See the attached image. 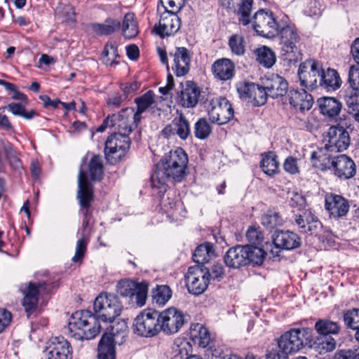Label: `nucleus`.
<instances>
[{
  "label": "nucleus",
  "mask_w": 359,
  "mask_h": 359,
  "mask_svg": "<svg viewBox=\"0 0 359 359\" xmlns=\"http://www.w3.org/2000/svg\"><path fill=\"white\" fill-rule=\"evenodd\" d=\"M93 309L95 315L86 310L72 313L67 327L71 337L78 340L94 339L100 332L99 320L113 322L121 314L122 306L115 295L102 293L95 299Z\"/></svg>",
  "instance_id": "1"
},
{
  "label": "nucleus",
  "mask_w": 359,
  "mask_h": 359,
  "mask_svg": "<svg viewBox=\"0 0 359 359\" xmlns=\"http://www.w3.org/2000/svg\"><path fill=\"white\" fill-rule=\"evenodd\" d=\"M188 156L180 147L171 150L169 154L156 165L154 172L151 175V185L161 196L168 188V182H180L186 175Z\"/></svg>",
  "instance_id": "2"
},
{
  "label": "nucleus",
  "mask_w": 359,
  "mask_h": 359,
  "mask_svg": "<svg viewBox=\"0 0 359 359\" xmlns=\"http://www.w3.org/2000/svg\"><path fill=\"white\" fill-rule=\"evenodd\" d=\"M58 286V280L50 278L46 273H37L36 280L22 285L21 287V291L24 295L22 305L27 316L35 311L40 296L51 293Z\"/></svg>",
  "instance_id": "3"
},
{
  "label": "nucleus",
  "mask_w": 359,
  "mask_h": 359,
  "mask_svg": "<svg viewBox=\"0 0 359 359\" xmlns=\"http://www.w3.org/2000/svg\"><path fill=\"white\" fill-rule=\"evenodd\" d=\"M280 45L282 56L290 63L302 60L300 46L302 36L294 24H287L280 28Z\"/></svg>",
  "instance_id": "4"
},
{
  "label": "nucleus",
  "mask_w": 359,
  "mask_h": 359,
  "mask_svg": "<svg viewBox=\"0 0 359 359\" xmlns=\"http://www.w3.org/2000/svg\"><path fill=\"white\" fill-rule=\"evenodd\" d=\"M140 121L139 115L135 114L134 109L128 107L118 114L108 116L97 128V131L102 133L107 128H114L118 133L128 135Z\"/></svg>",
  "instance_id": "5"
},
{
  "label": "nucleus",
  "mask_w": 359,
  "mask_h": 359,
  "mask_svg": "<svg viewBox=\"0 0 359 359\" xmlns=\"http://www.w3.org/2000/svg\"><path fill=\"white\" fill-rule=\"evenodd\" d=\"M78 187L77 198L81 205L80 212L83 215L81 233L88 235L93 215L90 203L93 201L94 196L92 184L88 181L86 174L82 170L79 172Z\"/></svg>",
  "instance_id": "6"
},
{
  "label": "nucleus",
  "mask_w": 359,
  "mask_h": 359,
  "mask_svg": "<svg viewBox=\"0 0 359 359\" xmlns=\"http://www.w3.org/2000/svg\"><path fill=\"white\" fill-rule=\"evenodd\" d=\"M251 23L258 35L268 39L278 36L280 28L273 13L268 9L260 8L256 11Z\"/></svg>",
  "instance_id": "7"
},
{
  "label": "nucleus",
  "mask_w": 359,
  "mask_h": 359,
  "mask_svg": "<svg viewBox=\"0 0 359 359\" xmlns=\"http://www.w3.org/2000/svg\"><path fill=\"white\" fill-rule=\"evenodd\" d=\"M205 108L211 122L219 125L228 123L234 116L232 105L225 97H215L207 99Z\"/></svg>",
  "instance_id": "8"
},
{
  "label": "nucleus",
  "mask_w": 359,
  "mask_h": 359,
  "mask_svg": "<svg viewBox=\"0 0 359 359\" xmlns=\"http://www.w3.org/2000/svg\"><path fill=\"white\" fill-rule=\"evenodd\" d=\"M134 332L141 337H151L161 332L158 311L145 309L135 318L133 323Z\"/></svg>",
  "instance_id": "9"
},
{
  "label": "nucleus",
  "mask_w": 359,
  "mask_h": 359,
  "mask_svg": "<svg viewBox=\"0 0 359 359\" xmlns=\"http://www.w3.org/2000/svg\"><path fill=\"white\" fill-rule=\"evenodd\" d=\"M130 144L128 135L120 133H114L105 142L104 154L107 161L111 164L116 163L126 151Z\"/></svg>",
  "instance_id": "10"
},
{
  "label": "nucleus",
  "mask_w": 359,
  "mask_h": 359,
  "mask_svg": "<svg viewBox=\"0 0 359 359\" xmlns=\"http://www.w3.org/2000/svg\"><path fill=\"white\" fill-rule=\"evenodd\" d=\"M309 333L307 328L291 329L283 334L278 340L279 348L288 353H297L304 347V340Z\"/></svg>",
  "instance_id": "11"
},
{
  "label": "nucleus",
  "mask_w": 359,
  "mask_h": 359,
  "mask_svg": "<svg viewBox=\"0 0 359 359\" xmlns=\"http://www.w3.org/2000/svg\"><path fill=\"white\" fill-rule=\"evenodd\" d=\"M322 69L321 65L313 60L302 62L298 70L301 86L309 90L316 89L320 86Z\"/></svg>",
  "instance_id": "12"
},
{
  "label": "nucleus",
  "mask_w": 359,
  "mask_h": 359,
  "mask_svg": "<svg viewBox=\"0 0 359 359\" xmlns=\"http://www.w3.org/2000/svg\"><path fill=\"white\" fill-rule=\"evenodd\" d=\"M118 292L123 297L135 301L139 307L143 306L147 298L148 283L145 281L138 283L130 280H121L118 284Z\"/></svg>",
  "instance_id": "13"
},
{
  "label": "nucleus",
  "mask_w": 359,
  "mask_h": 359,
  "mask_svg": "<svg viewBox=\"0 0 359 359\" xmlns=\"http://www.w3.org/2000/svg\"><path fill=\"white\" fill-rule=\"evenodd\" d=\"M207 274H208V269L199 265L189 267L185 275V281L190 293L199 295L205 292L210 283Z\"/></svg>",
  "instance_id": "14"
},
{
  "label": "nucleus",
  "mask_w": 359,
  "mask_h": 359,
  "mask_svg": "<svg viewBox=\"0 0 359 359\" xmlns=\"http://www.w3.org/2000/svg\"><path fill=\"white\" fill-rule=\"evenodd\" d=\"M158 316L161 331L166 334L178 332L187 322L184 313L174 307L158 312Z\"/></svg>",
  "instance_id": "15"
},
{
  "label": "nucleus",
  "mask_w": 359,
  "mask_h": 359,
  "mask_svg": "<svg viewBox=\"0 0 359 359\" xmlns=\"http://www.w3.org/2000/svg\"><path fill=\"white\" fill-rule=\"evenodd\" d=\"M45 355L47 359H72L73 350L65 337H54L47 341Z\"/></svg>",
  "instance_id": "16"
},
{
  "label": "nucleus",
  "mask_w": 359,
  "mask_h": 359,
  "mask_svg": "<svg viewBox=\"0 0 359 359\" xmlns=\"http://www.w3.org/2000/svg\"><path fill=\"white\" fill-rule=\"evenodd\" d=\"M176 11L165 10L161 15L159 22L154 27V32L161 38L176 34L180 28V20Z\"/></svg>",
  "instance_id": "17"
},
{
  "label": "nucleus",
  "mask_w": 359,
  "mask_h": 359,
  "mask_svg": "<svg viewBox=\"0 0 359 359\" xmlns=\"http://www.w3.org/2000/svg\"><path fill=\"white\" fill-rule=\"evenodd\" d=\"M328 143L326 146L332 151L341 152L348 149L351 138L348 130L340 124L330 126L327 130Z\"/></svg>",
  "instance_id": "18"
},
{
  "label": "nucleus",
  "mask_w": 359,
  "mask_h": 359,
  "mask_svg": "<svg viewBox=\"0 0 359 359\" xmlns=\"http://www.w3.org/2000/svg\"><path fill=\"white\" fill-rule=\"evenodd\" d=\"M294 221L299 231L303 233H317L322 227L320 220L310 210H304L300 213L294 214Z\"/></svg>",
  "instance_id": "19"
},
{
  "label": "nucleus",
  "mask_w": 359,
  "mask_h": 359,
  "mask_svg": "<svg viewBox=\"0 0 359 359\" xmlns=\"http://www.w3.org/2000/svg\"><path fill=\"white\" fill-rule=\"evenodd\" d=\"M325 208L330 216L334 218L342 217L349 210V203L340 195L330 193L325 196Z\"/></svg>",
  "instance_id": "20"
},
{
  "label": "nucleus",
  "mask_w": 359,
  "mask_h": 359,
  "mask_svg": "<svg viewBox=\"0 0 359 359\" xmlns=\"http://www.w3.org/2000/svg\"><path fill=\"white\" fill-rule=\"evenodd\" d=\"M170 55L173 58L172 69L175 75L178 77L186 75L190 69L191 55L189 50L184 47H177Z\"/></svg>",
  "instance_id": "21"
},
{
  "label": "nucleus",
  "mask_w": 359,
  "mask_h": 359,
  "mask_svg": "<svg viewBox=\"0 0 359 359\" xmlns=\"http://www.w3.org/2000/svg\"><path fill=\"white\" fill-rule=\"evenodd\" d=\"M331 163L334 168V175L341 179H349L355 174L354 161L345 154L334 157Z\"/></svg>",
  "instance_id": "22"
},
{
  "label": "nucleus",
  "mask_w": 359,
  "mask_h": 359,
  "mask_svg": "<svg viewBox=\"0 0 359 359\" xmlns=\"http://www.w3.org/2000/svg\"><path fill=\"white\" fill-rule=\"evenodd\" d=\"M107 332H105L98 344V359H115L116 351L114 344V337L116 331H114V327L111 325L110 330L107 328Z\"/></svg>",
  "instance_id": "23"
},
{
  "label": "nucleus",
  "mask_w": 359,
  "mask_h": 359,
  "mask_svg": "<svg viewBox=\"0 0 359 359\" xmlns=\"http://www.w3.org/2000/svg\"><path fill=\"white\" fill-rule=\"evenodd\" d=\"M269 97L273 99L285 95L288 89L286 80L278 74H271L263 81Z\"/></svg>",
  "instance_id": "24"
},
{
  "label": "nucleus",
  "mask_w": 359,
  "mask_h": 359,
  "mask_svg": "<svg viewBox=\"0 0 359 359\" xmlns=\"http://www.w3.org/2000/svg\"><path fill=\"white\" fill-rule=\"evenodd\" d=\"M273 243L278 248L291 250L300 247L302 240L292 231H279L273 236Z\"/></svg>",
  "instance_id": "25"
},
{
  "label": "nucleus",
  "mask_w": 359,
  "mask_h": 359,
  "mask_svg": "<svg viewBox=\"0 0 359 359\" xmlns=\"http://www.w3.org/2000/svg\"><path fill=\"white\" fill-rule=\"evenodd\" d=\"M211 72L215 79L226 81L232 79L234 76L235 65L230 59H218L212 63Z\"/></svg>",
  "instance_id": "26"
},
{
  "label": "nucleus",
  "mask_w": 359,
  "mask_h": 359,
  "mask_svg": "<svg viewBox=\"0 0 359 359\" xmlns=\"http://www.w3.org/2000/svg\"><path fill=\"white\" fill-rule=\"evenodd\" d=\"M287 97L290 104L302 112L309 110L313 106V97L305 90H290Z\"/></svg>",
  "instance_id": "27"
},
{
  "label": "nucleus",
  "mask_w": 359,
  "mask_h": 359,
  "mask_svg": "<svg viewBox=\"0 0 359 359\" xmlns=\"http://www.w3.org/2000/svg\"><path fill=\"white\" fill-rule=\"evenodd\" d=\"M246 255L244 245H238L228 250L224 257V261L227 266L237 269L248 264Z\"/></svg>",
  "instance_id": "28"
},
{
  "label": "nucleus",
  "mask_w": 359,
  "mask_h": 359,
  "mask_svg": "<svg viewBox=\"0 0 359 359\" xmlns=\"http://www.w3.org/2000/svg\"><path fill=\"white\" fill-rule=\"evenodd\" d=\"M200 95L199 88L194 82L188 81L180 94V103L184 107L193 108L198 102Z\"/></svg>",
  "instance_id": "29"
},
{
  "label": "nucleus",
  "mask_w": 359,
  "mask_h": 359,
  "mask_svg": "<svg viewBox=\"0 0 359 359\" xmlns=\"http://www.w3.org/2000/svg\"><path fill=\"white\" fill-rule=\"evenodd\" d=\"M320 113L330 121H337V117L341 111V104L337 99L331 97L318 100Z\"/></svg>",
  "instance_id": "30"
},
{
  "label": "nucleus",
  "mask_w": 359,
  "mask_h": 359,
  "mask_svg": "<svg viewBox=\"0 0 359 359\" xmlns=\"http://www.w3.org/2000/svg\"><path fill=\"white\" fill-rule=\"evenodd\" d=\"M90 30L98 36H107L121 29V21L111 18H107L103 23H91Z\"/></svg>",
  "instance_id": "31"
},
{
  "label": "nucleus",
  "mask_w": 359,
  "mask_h": 359,
  "mask_svg": "<svg viewBox=\"0 0 359 359\" xmlns=\"http://www.w3.org/2000/svg\"><path fill=\"white\" fill-rule=\"evenodd\" d=\"M253 4L254 0H241L236 4L235 8L230 10L237 16L239 24L246 26L251 23Z\"/></svg>",
  "instance_id": "32"
},
{
  "label": "nucleus",
  "mask_w": 359,
  "mask_h": 359,
  "mask_svg": "<svg viewBox=\"0 0 359 359\" xmlns=\"http://www.w3.org/2000/svg\"><path fill=\"white\" fill-rule=\"evenodd\" d=\"M189 335L194 344L203 348L207 347L211 341L208 330L201 323H196L191 326Z\"/></svg>",
  "instance_id": "33"
},
{
  "label": "nucleus",
  "mask_w": 359,
  "mask_h": 359,
  "mask_svg": "<svg viewBox=\"0 0 359 359\" xmlns=\"http://www.w3.org/2000/svg\"><path fill=\"white\" fill-rule=\"evenodd\" d=\"M121 29L126 39H131L137 36L139 33L138 23L133 13H127L124 15Z\"/></svg>",
  "instance_id": "34"
},
{
  "label": "nucleus",
  "mask_w": 359,
  "mask_h": 359,
  "mask_svg": "<svg viewBox=\"0 0 359 359\" xmlns=\"http://www.w3.org/2000/svg\"><path fill=\"white\" fill-rule=\"evenodd\" d=\"M163 209L168 217H172L176 219H178L179 216H184L185 210L183 203L175 196H168L163 203Z\"/></svg>",
  "instance_id": "35"
},
{
  "label": "nucleus",
  "mask_w": 359,
  "mask_h": 359,
  "mask_svg": "<svg viewBox=\"0 0 359 359\" xmlns=\"http://www.w3.org/2000/svg\"><path fill=\"white\" fill-rule=\"evenodd\" d=\"M321 76L320 86L328 90H334L340 87L341 81L336 70L328 68L325 72L322 69Z\"/></svg>",
  "instance_id": "36"
},
{
  "label": "nucleus",
  "mask_w": 359,
  "mask_h": 359,
  "mask_svg": "<svg viewBox=\"0 0 359 359\" xmlns=\"http://www.w3.org/2000/svg\"><path fill=\"white\" fill-rule=\"evenodd\" d=\"M215 256L212 244L205 243L196 248L193 254V260L198 264H203L208 262Z\"/></svg>",
  "instance_id": "37"
},
{
  "label": "nucleus",
  "mask_w": 359,
  "mask_h": 359,
  "mask_svg": "<svg viewBox=\"0 0 359 359\" xmlns=\"http://www.w3.org/2000/svg\"><path fill=\"white\" fill-rule=\"evenodd\" d=\"M330 149L325 145L323 148H318L313 151L311 156L312 165L320 170H325L330 163Z\"/></svg>",
  "instance_id": "38"
},
{
  "label": "nucleus",
  "mask_w": 359,
  "mask_h": 359,
  "mask_svg": "<svg viewBox=\"0 0 359 359\" xmlns=\"http://www.w3.org/2000/svg\"><path fill=\"white\" fill-rule=\"evenodd\" d=\"M315 329L320 335L330 336L338 334L341 327L337 322L329 319H320L315 323Z\"/></svg>",
  "instance_id": "39"
},
{
  "label": "nucleus",
  "mask_w": 359,
  "mask_h": 359,
  "mask_svg": "<svg viewBox=\"0 0 359 359\" xmlns=\"http://www.w3.org/2000/svg\"><path fill=\"white\" fill-rule=\"evenodd\" d=\"M254 53L257 61L265 67L270 68L276 62V55L273 51L264 46L255 50Z\"/></svg>",
  "instance_id": "40"
},
{
  "label": "nucleus",
  "mask_w": 359,
  "mask_h": 359,
  "mask_svg": "<svg viewBox=\"0 0 359 359\" xmlns=\"http://www.w3.org/2000/svg\"><path fill=\"white\" fill-rule=\"evenodd\" d=\"M260 167L263 172L269 176L276 174L278 170L276 155L271 151L262 154Z\"/></svg>",
  "instance_id": "41"
},
{
  "label": "nucleus",
  "mask_w": 359,
  "mask_h": 359,
  "mask_svg": "<svg viewBox=\"0 0 359 359\" xmlns=\"http://www.w3.org/2000/svg\"><path fill=\"white\" fill-rule=\"evenodd\" d=\"M244 248L247 254L245 257L248 259V264L260 265L263 263L266 252L262 248L253 245H244Z\"/></svg>",
  "instance_id": "42"
},
{
  "label": "nucleus",
  "mask_w": 359,
  "mask_h": 359,
  "mask_svg": "<svg viewBox=\"0 0 359 359\" xmlns=\"http://www.w3.org/2000/svg\"><path fill=\"white\" fill-rule=\"evenodd\" d=\"M154 93L152 90H149L135 98V102L137 104V109L135 113L139 115L140 119H141V114L154 103Z\"/></svg>",
  "instance_id": "43"
},
{
  "label": "nucleus",
  "mask_w": 359,
  "mask_h": 359,
  "mask_svg": "<svg viewBox=\"0 0 359 359\" xmlns=\"http://www.w3.org/2000/svg\"><path fill=\"white\" fill-rule=\"evenodd\" d=\"M228 45L233 55L241 56L245 54V41L242 35L238 34L231 35L229 39Z\"/></svg>",
  "instance_id": "44"
},
{
  "label": "nucleus",
  "mask_w": 359,
  "mask_h": 359,
  "mask_svg": "<svg viewBox=\"0 0 359 359\" xmlns=\"http://www.w3.org/2000/svg\"><path fill=\"white\" fill-rule=\"evenodd\" d=\"M172 126L175 133L182 140H186L190 135V127L189 121L181 114L172 121Z\"/></svg>",
  "instance_id": "45"
},
{
  "label": "nucleus",
  "mask_w": 359,
  "mask_h": 359,
  "mask_svg": "<svg viewBox=\"0 0 359 359\" xmlns=\"http://www.w3.org/2000/svg\"><path fill=\"white\" fill-rule=\"evenodd\" d=\"M118 56V47L116 44L111 41L107 42L102 57V62L106 65L110 66L117 65L118 62L116 59Z\"/></svg>",
  "instance_id": "46"
},
{
  "label": "nucleus",
  "mask_w": 359,
  "mask_h": 359,
  "mask_svg": "<svg viewBox=\"0 0 359 359\" xmlns=\"http://www.w3.org/2000/svg\"><path fill=\"white\" fill-rule=\"evenodd\" d=\"M336 347V341L331 336L320 335L314 342V348L320 353L332 351Z\"/></svg>",
  "instance_id": "47"
},
{
  "label": "nucleus",
  "mask_w": 359,
  "mask_h": 359,
  "mask_svg": "<svg viewBox=\"0 0 359 359\" xmlns=\"http://www.w3.org/2000/svg\"><path fill=\"white\" fill-rule=\"evenodd\" d=\"M212 133V127L205 118H199L194 124V136L199 140L208 138Z\"/></svg>",
  "instance_id": "48"
},
{
  "label": "nucleus",
  "mask_w": 359,
  "mask_h": 359,
  "mask_svg": "<svg viewBox=\"0 0 359 359\" xmlns=\"http://www.w3.org/2000/svg\"><path fill=\"white\" fill-rule=\"evenodd\" d=\"M89 175L93 180H100L103 175V166L100 156L95 155L88 163Z\"/></svg>",
  "instance_id": "49"
},
{
  "label": "nucleus",
  "mask_w": 359,
  "mask_h": 359,
  "mask_svg": "<svg viewBox=\"0 0 359 359\" xmlns=\"http://www.w3.org/2000/svg\"><path fill=\"white\" fill-rule=\"evenodd\" d=\"M262 224L267 229H272L283 225V219L276 212L269 211L262 215Z\"/></svg>",
  "instance_id": "50"
},
{
  "label": "nucleus",
  "mask_w": 359,
  "mask_h": 359,
  "mask_svg": "<svg viewBox=\"0 0 359 359\" xmlns=\"http://www.w3.org/2000/svg\"><path fill=\"white\" fill-rule=\"evenodd\" d=\"M6 108L13 114L22 116L27 120H30L37 115L36 112L34 110L26 111L25 107L19 103H11L6 107H0V110H4Z\"/></svg>",
  "instance_id": "51"
},
{
  "label": "nucleus",
  "mask_w": 359,
  "mask_h": 359,
  "mask_svg": "<svg viewBox=\"0 0 359 359\" xmlns=\"http://www.w3.org/2000/svg\"><path fill=\"white\" fill-rule=\"evenodd\" d=\"M343 320L348 328L356 331L359 328V309H351L345 311L343 313Z\"/></svg>",
  "instance_id": "52"
},
{
  "label": "nucleus",
  "mask_w": 359,
  "mask_h": 359,
  "mask_svg": "<svg viewBox=\"0 0 359 359\" xmlns=\"http://www.w3.org/2000/svg\"><path fill=\"white\" fill-rule=\"evenodd\" d=\"M172 297V290L168 285H158L155 294H154V299L156 304L163 306Z\"/></svg>",
  "instance_id": "53"
},
{
  "label": "nucleus",
  "mask_w": 359,
  "mask_h": 359,
  "mask_svg": "<svg viewBox=\"0 0 359 359\" xmlns=\"http://www.w3.org/2000/svg\"><path fill=\"white\" fill-rule=\"evenodd\" d=\"M88 235L84 233H81V238L76 242V252L72 257V260L73 262H79L83 258L88 242Z\"/></svg>",
  "instance_id": "54"
},
{
  "label": "nucleus",
  "mask_w": 359,
  "mask_h": 359,
  "mask_svg": "<svg viewBox=\"0 0 359 359\" xmlns=\"http://www.w3.org/2000/svg\"><path fill=\"white\" fill-rule=\"evenodd\" d=\"M267 97L269 96L264 86H260L257 85L252 95V98L250 99L249 102L255 106H262L266 103Z\"/></svg>",
  "instance_id": "55"
},
{
  "label": "nucleus",
  "mask_w": 359,
  "mask_h": 359,
  "mask_svg": "<svg viewBox=\"0 0 359 359\" xmlns=\"http://www.w3.org/2000/svg\"><path fill=\"white\" fill-rule=\"evenodd\" d=\"M257 84L254 83H240L237 86V90L240 97L249 102Z\"/></svg>",
  "instance_id": "56"
},
{
  "label": "nucleus",
  "mask_w": 359,
  "mask_h": 359,
  "mask_svg": "<svg viewBox=\"0 0 359 359\" xmlns=\"http://www.w3.org/2000/svg\"><path fill=\"white\" fill-rule=\"evenodd\" d=\"M248 241L252 245H259L264 240V234L259 227L250 226L246 232Z\"/></svg>",
  "instance_id": "57"
},
{
  "label": "nucleus",
  "mask_w": 359,
  "mask_h": 359,
  "mask_svg": "<svg viewBox=\"0 0 359 359\" xmlns=\"http://www.w3.org/2000/svg\"><path fill=\"white\" fill-rule=\"evenodd\" d=\"M333 359H359V346L337 351Z\"/></svg>",
  "instance_id": "58"
},
{
  "label": "nucleus",
  "mask_w": 359,
  "mask_h": 359,
  "mask_svg": "<svg viewBox=\"0 0 359 359\" xmlns=\"http://www.w3.org/2000/svg\"><path fill=\"white\" fill-rule=\"evenodd\" d=\"M189 347V343L186 341H181L180 343L175 342L172 347L174 354L173 357L182 359L188 355V348Z\"/></svg>",
  "instance_id": "59"
},
{
  "label": "nucleus",
  "mask_w": 359,
  "mask_h": 359,
  "mask_svg": "<svg viewBox=\"0 0 359 359\" xmlns=\"http://www.w3.org/2000/svg\"><path fill=\"white\" fill-rule=\"evenodd\" d=\"M358 95L359 90L348 88L344 90L342 97L345 101L347 107L355 105V104H359Z\"/></svg>",
  "instance_id": "60"
},
{
  "label": "nucleus",
  "mask_w": 359,
  "mask_h": 359,
  "mask_svg": "<svg viewBox=\"0 0 359 359\" xmlns=\"http://www.w3.org/2000/svg\"><path fill=\"white\" fill-rule=\"evenodd\" d=\"M350 88L359 90V68L351 66L348 72Z\"/></svg>",
  "instance_id": "61"
},
{
  "label": "nucleus",
  "mask_w": 359,
  "mask_h": 359,
  "mask_svg": "<svg viewBox=\"0 0 359 359\" xmlns=\"http://www.w3.org/2000/svg\"><path fill=\"white\" fill-rule=\"evenodd\" d=\"M283 168L287 172L292 175H295L299 172L297 160L292 156H289L285 160Z\"/></svg>",
  "instance_id": "62"
},
{
  "label": "nucleus",
  "mask_w": 359,
  "mask_h": 359,
  "mask_svg": "<svg viewBox=\"0 0 359 359\" xmlns=\"http://www.w3.org/2000/svg\"><path fill=\"white\" fill-rule=\"evenodd\" d=\"M161 3L165 10L174 11L178 12L183 6L184 0H161Z\"/></svg>",
  "instance_id": "63"
},
{
  "label": "nucleus",
  "mask_w": 359,
  "mask_h": 359,
  "mask_svg": "<svg viewBox=\"0 0 359 359\" xmlns=\"http://www.w3.org/2000/svg\"><path fill=\"white\" fill-rule=\"evenodd\" d=\"M12 315L6 309L0 308V333L9 325L11 322Z\"/></svg>",
  "instance_id": "64"
}]
</instances>
